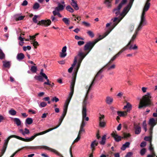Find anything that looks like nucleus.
<instances>
[{
    "instance_id": "nucleus-1",
    "label": "nucleus",
    "mask_w": 157,
    "mask_h": 157,
    "mask_svg": "<svg viewBox=\"0 0 157 157\" xmlns=\"http://www.w3.org/2000/svg\"><path fill=\"white\" fill-rule=\"evenodd\" d=\"M112 30H107V31L103 35H100L98 36V38L95 39L94 41L92 42H89L87 43L84 46V50L85 51H88L86 54L81 52H79L77 55L78 57H79L78 63L77 66L74 69V71L77 74L78 69L80 67L81 63L83 59L85 57L86 55L88 54L89 52L91 50L95 44L100 40L103 39L104 38L107 36L111 32Z\"/></svg>"
},
{
    "instance_id": "nucleus-2",
    "label": "nucleus",
    "mask_w": 157,
    "mask_h": 157,
    "mask_svg": "<svg viewBox=\"0 0 157 157\" xmlns=\"http://www.w3.org/2000/svg\"><path fill=\"white\" fill-rule=\"evenodd\" d=\"M127 2V0H122L121 2L119 4L117 7L113 10V12L114 13L116 16L120 14V16L118 17H115L113 19H112V22L108 23L106 24V27L107 28L110 26V29H112L125 16L129 11L128 9V7H125L123 9L122 12L120 13V10Z\"/></svg>"
},
{
    "instance_id": "nucleus-3",
    "label": "nucleus",
    "mask_w": 157,
    "mask_h": 157,
    "mask_svg": "<svg viewBox=\"0 0 157 157\" xmlns=\"http://www.w3.org/2000/svg\"><path fill=\"white\" fill-rule=\"evenodd\" d=\"M33 137L32 136L29 138L25 139L19 136L15 135H12L9 136L7 138L4 140V143L2 149L1 150L0 157H1L5 153L6 149L9 141L10 139L12 138H15L17 139L25 142H30L33 140L34 139Z\"/></svg>"
},
{
    "instance_id": "nucleus-4",
    "label": "nucleus",
    "mask_w": 157,
    "mask_h": 157,
    "mask_svg": "<svg viewBox=\"0 0 157 157\" xmlns=\"http://www.w3.org/2000/svg\"><path fill=\"white\" fill-rule=\"evenodd\" d=\"M33 137L32 136L29 138L25 139L19 136L15 135H12L9 136L7 138L4 140V143L2 149L1 150L0 157H1L5 153L6 149L9 141L10 139L12 138H15L17 139L25 142H30L33 140L34 139Z\"/></svg>"
},
{
    "instance_id": "nucleus-5",
    "label": "nucleus",
    "mask_w": 157,
    "mask_h": 157,
    "mask_svg": "<svg viewBox=\"0 0 157 157\" xmlns=\"http://www.w3.org/2000/svg\"><path fill=\"white\" fill-rule=\"evenodd\" d=\"M151 96L149 93H147L146 94L143 96L142 99L140 100L139 108L141 109L151 105Z\"/></svg>"
},
{
    "instance_id": "nucleus-6",
    "label": "nucleus",
    "mask_w": 157,
    "mask_h": 157,
    "mask_svg": "<svg viewBox=\"0 0 157 157\" xmlns=\"http://www.w3.org/2000/svg\"><path fill=\"white\" fill-rule=\"evenodd\" d=\"M150 1V0H147L145 3L141 15L140 24L137 29H141L142 26L146 24L145 14V12L148 10L150 7V3L149 2Z\"/></svg>"
},
{
    "instance_id": "nucleus-7",
    "label": "nucleus",
    "mask_w": 157,
    "mask_h": 157,
    "mask_svg": "<svg viewBox=\"0 0 157 157\" xmlns=\"http://www.w3.org/2000/svg\"><path fill=\"white\" fill-rule=\"evenodd\" d=\"M64 117H65L62 116V115L61 116L60 119H59V124L57 126H56L55 128H50L44 131L40 132V133L35 134L33 136L34 137V139L36 137H37L38 136L45 134L46 133L48 132L53 130L54 129H56L58 128L61 124Z\"/></svg>"
},
{
    "instance_id": "nucleus-8",
    "label": "nucleus",
    "mask_w": 157,
    "mask_h": 157,
    "mask_svg": "<svg viewBox=\"0 0 157 157\" xmlns=\"http://www.w3.org/2000/svg\"><path fill=\"white\" fill-rule=\"evenodd\" d=\"M127 109L126 111L124 112L118 111L117 112L118 115L120 117H123L126 116L127 115V113L130 112L132 109V105L129 103L127 102V105L124 106L123 109Z\"/></svg>"
},
{
    "instance_id": "nucleus-9",
    "label": "nucleus",
    "mask_w": 157,
    "mask_h": 157,
    "mask_svg": "<svg viewBox=\"0 0 157 157\" xmlns=\"http://www.w3.org/2000/svg\"><path fill=\"white\" fill-rule=\"evenodd\" d=\"M29 148H30V149H47L48 150H51L52 151L55 152L56 154H57V155H58L59 156L61 154H60L59 152L58 151H56V150L52 149L51 148H49L47 146H31L30 147H28Z\"/></svg>"
},
{
    "instance_id": "nucleus-10",
    "label": "nucleus",
    "mask_w": 157,
    "mask_h": 157,
    "mask_svg": "<svg viewBox=\"0 0 157 157\" xmlns=\"http://www.w3.org/2000/svg\"><path fill=\"white\" fill-rule=\"evenodd\" d=\"M76 75L77 74H76V73H75V75L73 76L72 78L70 86L71 92L69 94V96L68 97L69 98H71L74 93V88L76 80Z\"/></svg>"
},
{
    "instance_id": "nucleus-11",
    "label": "nucleus",
    "mask_w": 157,
    "mask_h": 157,
    "mask_svg": "<svg viewBox=\"0 0 157 157\" xmlns=\"http://www.w3.org/2000/svg\"><path fill=\"white\" fill-rule=\"evenodd\" d=\"M148 124L150 125V127L149 130V133L151 135L153 133L152 131L153 127L156 124V123L154 118H151L150 119Z\"/></svg>"
},
{
    "instance_id": "nucleus-12",
    "label": "nucleus",
    "mask_w": 157,
    "mask_h": 157,
    "mask_svg": "<svg viewBox=\"0 0 157 157\" xmlns=\"http://www.w3.org/2000/svg\"><path fill=\"white\" fill-rule=\"evenodd\" d=\"M71 99L68 98L66 101L63 108V112L62 115V116L64 117L65 116L66 114L68 105Z\"/></svg>"
},
{
    "instance_id": "nucleus-13",
    "label": "nucleus",
    "mask_w": 157,
    "mask_h": 157,
    "mask_svg": "<svg viewBox=\"0 0 157 157\" xmlns=\"http://www.w3.org/2000/svg\"><path fill=\"white\" fill-rule=\"evenodd\" d=\"M100 116L99 117V125L101 127H104L106 125V123L104 121V115L100 114Z\"/></svg>"
},
{
    "instance_id": "nucleus-14",
    "label": "nucleus",
    "mask_w": 157,
    "mask_h": 157,
    "mask_svg": "<svg viewBox=\"0 0 157 157\" xmlns=\"http://www.w3.org/2000/svg\"><path fill=\"white\" fill-rule=\"evenodd\" d=\"M139 30H136L134 34L133 35L131 40L128 42V44L124 47H126V49L128 48V47L130 45L131 43H132L135 39L137 36V35L138 33V31Z\"/></svg>"
},
{
    "instance_id": "nucleus-15",
    "label": "nucleus",
    "mask_w": 157,
    "mask_h": 157,
    "mask_svg": "<svg viewBox=\"0 0 157 157\" xmlns=\"http://www.w3.org/2000/svg\"><path fill=\"white\" fill-rule=\"evenodd\" d=\"M51 21L49 19L47 20H41L39 22V24L42 26L47 27L49 25L51 24Z\"/></svg>"
},
{
    "instance_id": "nucleus-16",
    "label": "nucleus",
    "mask_w": 157,
    "mask_h": 157,
    "mask_svg": "<svg viewBox=\"0 0 157 157\" xmlns=\"http://www.w3.org/2000/svg\"><path fill=\"white\" fill-rule=\"evenodd\" d=\"M126 50V47H124L117 54L114 56L111 59V61H113L116 58L118 57L119 55L124 51Z\"/></svg>"
},
{
    "instance_id": "nucleus-17",
    "label": "nucleus",
    "mask_w": 157,
    "mask_h": 157,
    "mask_svg": "<svg viewBox=\"0 0 157 157\" xmlns=\"http://www.w3.org/2000/svg\"><path fill=\"white\" fill-rule=\"evenodd\" d=\"M134 128L135 130V133L136 134H139L141 132V128L140 126L137 124H134Z\"/></svg>"
},
{
    "instance_id": "nucleus-18",
    "label": "nucleus",
    "mask_w": 157,
    "mask_h": 157,
    "mask_svg": "<svg viewBox=\"0 0 157 157\" xmlns=\"http://www.w3.org/2000/svg\"><path fill=\"white\" fill-rule=\"evenodd\" d=\"M71 5L76 10H78L79 9V7L77 3V2L75 0H71Z\"/></svg>"
},
{
    "instance_id": "nucleus-19",
    "label": "nucleus",
    "mask_w": 157,
    "mask_h": 157,
    "mask_svg": "<svg viewBox=\"0 0 157 157\" xmlns=\"http://www.w3.org/2000/svg\"><path fill=\"white\" fill-rule=\"evenodd\" d=\"M112 136L114 138L115 140L117 142H119L121 140L122 137L120 136H118L117 134L113 132L112 133Z\"/></svg>"
},
{
    "instance_id": "nucleus-20",
    "label": "nucleus",
    "mask_w": 157,
    "mask_h": 157,
    "mask_svg": "<svg viewBox=\"0 0 157 157\" xmlns=\"http://www.w3.org/2000/svg\"><path fill=\"white\" fill-rule=\"evenodd\" d=\"M3 66L8 68H9L10 67V62L6 61H2Z\"/></svg>"
},
{
    "instance_id": "nucleus-21",
    "label": "nucleus",
    "mask_w": 157,
    "mask_h": 157,
    "mask_svg": "<svg viewBox=\"0 0 157 157\" xmlns=\"http://www.w3.org/2000/svg\"><path fill=\"white\" fill-rule=\"evenodd\" d=\"M65 6V5H62L59 2L58 3L57 7L56 8L60 11H61L64 9Z\"/></svg>"
},
{
    "instance_id": "nucleus-22",
    "label": "nucleus",
    "mask_w": 157,
    "mask_h": 157,
    "mask_svg": "<svg viewBox=\"0 0 157 157\" xmlns=\"http://www.w3.org/2000/svg\"><path fill=\"white\" fill-rule=\"evenodd\" d=\"M25 55L22 53H18L17 56V59L19 61L22 60L25 58Z\"/></svg>"
},
{
    "instance_id": "nucleus-23",
    "label": "nucleus",
    "mask_w": 157,
    "mask_h": 157,
    "mask_svg": "<svg viewBox=\"0 0 157 157\" xmlns=\"http://www.w3.org/2000/svg\"><path fill=\"white\" fill-rule=\"evenodd\" d=\"M98 143L96 140L93 141L91 144V147L92 149V151H93L94 150V147L95 146L98 145Z\"/></svg>"
},
{
    "instance_id": "nucleus-24",
    "label": "nucleus",
    "mask_w": 157,
    "mask_h": 157,
    "mask_svg": "<svg viewBox=\"0 0 157 157\" xmlns=\"http://www.w3.org/2000/svg\"><path fill=\"white\" fill-rule=\"evenodd\" d=\"M130 144V143L129 142H126L124 144L122 145V147L121 148V149L122 150H124L126 148L128 147H129Z\"/></svg>"
},
{
    "instance_id": "nucleus-25",
    "label": "nucleus",
    "mask_w": 157,
    "mask_h": 157,
    "mask_svg": "<svg viewBox=\"0 0 157 157\" xmlns=\"http://www.w3.org/2000/svg\"><path fill=\"white\" fill-rule=\"evenodd\" d=\"M113 98L109 96H108L106 98V102L109 105L111 104L113 102Z\"/></svg>"
},
{
    "instance_id": "nucleus-26",
    "label": "nucleus",
    "mask_w": 157,
    "mask_h": 157,
    "mask_svg": "<svg viewBox=\"0 0 157 157\" xmlns=\"http://www.w3.org/2000/svg\"><path fill=\"white\" fill-rule=\"evenodd\" d=\"M86 108H82V113L83 120H84L87 115Z\"/></svg>"
},
{
    "instance_id": "nucleus-27",
    "label": "nucleus",
    "mask_w": 157,
    "mask_h": 157,
    "mask_svg": "<svg viewBox=\"0 0 157 157\" xmlns=\"http://www.w3.org/2000/svg\"><path fill=\"white\" fill-rule=\"evenodd\" d=\"M122 136H123L122 137V138L125 139L129 138L131 135L130 133H127L124 132L123 133Z\"/></svg>"
},
{
    "instance_id": "nucleus-28",
    "label": "nucleus",
    "mask_w": 157,
    "mask_h": 157,
    "mask_svg": "<svg viewBox=\"0 0 157 157\" xmlns=\"http://www.w3.org/2000/svg\"><path fill=\"white\" fill-rule=\"evenodd\" d=\"M44 75V78H45L47 80L46 82H45L44 83V84H46L48 85H50L51 84L50 82H51L49 81V79H48V78L47 76L46 75Z\"/></svg>"
},
{
    "instance_id": "nucleus-29",
    "label": "nucleus",
    "mask_w": 157,
    "mask_h": 157,
    "mask_svg": "<svg viewBox=\"0 0 157 157\" xmlns=\"http://www.w3.org/2000/svg\"><path fill=\"white\" fill-rule=\"evenodd\" d=\"M43 77L41 75H35L34 77V78L36 80H38L40 82H43Z\"/></svg>"
},
{
    "instance_id": "nucleus-30",
    "label": "nucleus",
    "mask_w": 157,
    "mask_h": 157,
    "mask_svg": "<svg viewBox=\"0 0 157 157\" xmlns=\"http://www.w3.org/2000/svg\"><path fill=\"white\" fill-rule=\"evenodd\" d=\"M25 131H27V132H24L22 129H20V131L22 133L23 135H25V134H28L30 132L29 130L27 128H25Z\"/></svg>"
},
{
    "instance_id": "nucleus-31",
    "label": "nucleus",
    "mask_w": 157,
    "mask_h": 157,
    "mask_svg": "<svg viewBox=\"0 0 157 157\" xmlns=\"http://www.w3.org/2000/svg\"><path fill=\"white\" fill-rule=\"evenodd\" d=\"M106 135H103L101 139V140L100 142V144L102 145H103L105 144V141L106 140Z\"/></svg>"
},
{
    "instance_id": "nucleus-32",
    "label": "nucleus",
    "mask_w": 157,
    "mask_h": 157,
    "mask_svg": "<svg viewBox=\"0 0 157 157\" xmlns=\"http://www.w3.org/2000/svg\"><path fill=\"white\" fill-rule=\"evenodd\" d=\"M33 122V120L32 118H27L25 120V123L28 124H30Z\"/></svg>"
},
{
    "instance_id": "nucleus-33",
    "label": "nucleus",
    "mask_w": 157,
    "mask_h": 157,
    "mask_svg": "<svg viewBox=\"0 0 157 157\" xmlns=\"http://www.w3.org/2000/svg\"><path fill=\"white\" fill-rule=\"evenodd\" d=\"M13 121L15 122L17 126H19L21 124V121L20 119L18 118H14L13 119Z\"/></svg>"
},
{
    "instance_id": "nucleus-34",
    "label": "nucleus",
    "mask_w": 157,
    "mask_h": 157,
    "mask_svg": "<svg viewBox=\"0 0 157 157\" xmlns=\"http://www.w3.org/2000/svg\"><path fill=\"white\" fill-rule=\"evenodd\" d=\"M152 134H151V135L150 134H149V135H150L149 136H145L144 138V140L146 141H149L150 143H151V138H152Z\"/></svg>"
},
{
    "instance_id": "nucleus-35",
    "label": "nucleus",
    "mask_w": 157,
    "mask_h": 157,
    "mask_svg": "<svg viewBox=\"0 0 157 157\" xmlns=\"http://www.w3.org/2000/svg\"><path fill=\"white\" fill-rule=\"evenodd\" d=\"M104 3L106 5L108 8H111V5L109 0H105Z\"/></svg>"
},
{
    "instance_id": "nucleus-36",
    "label": "nucleus",
    "mask_w": 157,
    "mask_h": 157,
    "mask_svg": "<svg viewBox=\"0 0 157 157\" xmlns=\"http://www.w3.org/2000/svg\"><path fill=\"white\" fill-rule=\"evenodd\" d=\"M5 55L2 51L0 48V59H5Z\"/></svg>"
},
{
    "instance_id": "nucleus-37",
    "label": "nucleus",
    "mask_w": 157,
    "mask_h": 157,
    "mask_svg": "<svg viewBox=\"0 0 157 157\" xmlns=\"http://www.w3.org/2000/svg\"><path fill=\"white\" fill-rule=\"evenodd\" d=\"M66 10L71 13H73L74 12V10L69 5L67 6L66 7Z\"/></svg>"
},
{
    "instance_id": "nucleus-38",
    "label": "nucleus",
    "mask_w": 157,
    "mask_h": 157,
    "mask_svg": "<svg viewBox=\"0 0 157 157\" xmlns=\"http://www.w3.org/2000/svg\"><path fill=\"white\" fill-rule=\"evenodd\" d=\"M16 19V20H21L24 19V16H19L18 15H16L15 16Z\"/></svg>"
},
{
    "instance_id": "nucleus-39",
    "label": "nucleus",
    "mask_w": 157,
    "mask_h": 157,
    "mask_svg": "<svg viewBox=\"0 0 157 157\" xmlns=\"http://www.w3.org/2000/svg\"><path fill=\"white\" fill-rule=\"evenodd\" d=\"M30 70L33 73H35L36 72L37 70V67L36 66H33L31 68Z\"/></svg>"
},
{
    "instance_id": "nucleus-40",
    "label": "nucleus",
    "mask_w": 157,
    "mask_h": 157,
    "mask_svg": "<svg viewBox=\"0 0 157 157\" xmlns=\"http://www.w3.org/2000/svg\"><path fill=\"white\" fill-rule=\"evenodd\" d=\"M128 48L130 50H131V49L136 50L138 48V47L136 45V44H135L134 46L133 47H132V45L131 44L128 47Z\"/></svg>"
},
{
    "instance_id": "nucleus-41",
    "label": "nucleus",
    "mask_w": 157,
    "mask_h": 157,
    "mask_svg": "<svg viewBox=\"0 0 157 157\" xmlns=\"http://www.w3.org/2000/svg\"><path fill=\"white\" fill-rule=\"evenodd\" d=\"M40 7V5L39 3L36 2L35 3L33 6V8L34 10H37Z\"/></svg>"
},
{
    "instance_id": "nucleus-42",
    "label": "nucleus",
    "mask_w": 157,
    "mask_h": 157,
    "mask_svg": "<svg viewBox=\"0 0 157 157\" xmlns=\"http://www.w3.org/2000/svg\"><path fill=\"white\" fill-rule=\"evenodd\" d=\"M60 11L58 10L56 8L55 9V10L52 12L54 16L57 15L59 13Z\"/></svg>"
},
{
    "instance_id": "nucleus-43",
    "label": "nucleus",
    "mask_w": 157,
    "mask_h": 157,
    "mask_svg": "<svg viewBox=\"0 0 157 157\" xmlns=\"http://www.w3.org/2000/svg\"><path fill=\"white\" fill-rule=\"evenodd\" d=\"M62 21L67 25H69V19L65 17L63 18L62 19Z\"/></svg>"
},
{
    "instance_id": "nucleus-44",
    "label": "nucleus",
    "mask_w": 157,
    "mask_h": 157,
    "mask_svg": "<svg viewBox=\"0 0 157 157\" xmlns=\"http://www.w3.org/2000/svg\"><path fill=\"white\" fill-rule=\"evenodd\" d=\"M152 145L151 142L150 144V145L149 147V150L150 151L151 153H155V151L154 150V148L152 147Z\"/></svg>"
},
{
    "instance_id": "nucleus-45",
    "label": "nucleus",
    "mask_w": 157,
    "mask_h": 157,
    "mask_svg": "<svg viewBox=\"0 0 157 157\" xmlns=\"http://www.w3.org/2000/svg\"><path fill=\"white\" fill-rule=\"evenodd\" d=\"M105 67H104H104H103L102 68H101L98 72V73H97V74H96V75H95V76L96 77H97L98 76V75H99L101 73H102L103 72V71H104V68H105Z\"/></svg>"
},
{
    "instance_id": "nucleus-46",
    "label": "nucleus",
    "mask_w": 157,
    "mask_h": 157,
    "mask_svg": "<svg viewBox=\"0 0 157 157\" xmlns=\"http://www.w3.org/2000/svg\"><path fill=\"white\" fill-rule=\"evenodd\" d=\"M134 0H130V2L129 4L126 6L128 7V9L129 10L131 8L132 3L134 1Z\"/></svg>"
},
{
    "instance_id": "nucleus-47",
    "label": "nucleus",
    "mask_w": 157,
    "mask_h": 157,
    "mask_svg": "<svg viewBox=\"0 0 157 157\" xmlns=\"http://www.w3.org/2000/svg\"><path fill=\"white\" fill-rule=\"evenodd\" d=\"M28 147H23V148H22L21 149H19L17 150L16 151H15V152H14L10 156V157H13L16 154V153H17L18 152H19V151H20L21 150V149H23V148H28V149H29V148H28Z\"/></svg>"
},
{
    "instance_id": "nucleus-48",
    "label": "nucleus",
    "mask_w": 157,
    "mask_h": 157,
    "mask_svg": "<svg viewBox=\"0 0 157 157\" xmlns=\"http://www.w3.org/2000/svg\"><path fill=\"white\" fill-rule=\"evenodd\" d=\"M143 126L145 132L147 131V124L146 121H144L143 122Z\"/></svg>"
},
{
    "instance_id": "nucleus-49",
    "label": "nucleus",
    "mask_w": 157,
    "mask_h": 157,
    "mask_svg": "<svg viewBox=\"0 0 157 157\" xmlns=\"http://www.w3.org/2000/svg\"><path fill=\"white\" fill-rule=\"evenodd\" d=\"M16 111L13 109H11L9 111V113L12 115H15L16 114Z\"/></svg>"
},
{
    "instance_id": "nucleus-50",
    "label": "nucleus",
    "mask_w": 157,
    "mask_h": 157,
    "mask_svg": "<svg viewBox=\"0 0 157 157\" xmlns=\"http://www.w3.org/2000/svg\"><path fill=\"white\" fill-rule=\"evenodd\" d=\"M33 41V42L32 43L33 44V46L34 47V48H37L36 46H38L39 45L38 42L36 41L35 40H34V41Z\"/></svg>"
},
{
    "instance_id": "nucleus-51",
    "label": "nucleus",
    "mask_w": 157,
    "mask_h": 157,
    "mask_svg": "<svg viewBox=\"0 0 157 157\" xmlns=\"http://www.w3.org/2000/svg\"><path fill=\"white\" fill-rule=\"evenodd\" d=\"M67 53L66 52H61L60 54V57L62 58H64L67 56Z\"/></svg>"
},
{
    "instance_id": "nucleus-52",
    "label": "nucleus",
    "mask_w": 157,
    "mask_h": 157,
    "mask_svg": "<svg viewBox=\"0 0 157 157\" xmlns=\"http://www.w3.org/2000/svg\"><path fill=\"white\" fill-rule=\"evenodd\" d=\"M82 23L84 26L86 27H88L90 26V24L89 22L86 21H83Z\"/></svg>"
},
{
    "instance_id": "nucleus-53",
    "label": "nucleus",
    "mask_w": 157,
    "mask_h": 157,
    "mask_svg": "<svg viewBox=\"0 0 157 157\" xmlns=\"http://www.w3.org/2000/svg\"><path fill=\"white\" fill-rule=\"evenodd\" d=\"M87 33L88 34V35L91 38H93L94 37V34L92 32L90 31H88L87 32Z\"/></svg>"
},
{
    "instance_id": "nucleus-54",
    "label": "nucleus",
    "mask_w": 157,
    "mask_h": 157,
    "mask_svg": "<svg viewBox=\"0 0 157 157\" xmlns=\"http://www.w3.org/2000/svg\"><path fill=\"white\" fill-rule=\"evenodd\" d=\"M146 151V149L143 148L142 149L140 152V154L142 155H144Z\"/></svg>"
},
{
    "instance_id": "nucleus-55",
    "label": "nucleus",
    "mask_w": 157,
    "mask_h": 157,
    "mask_svg": "<svg viewBox=\"0 0 157 157\" xmlns=\"http://www.w3.org/2000/svg\"><path fill=\"white\" fill-rule=\"evenodd\" d=\"M52 101L53 102L55 101L56 102L59 101V99L56 97H53L52 99Z\"/></svg>"
},
{
    "instance_id": "nucleus-56",
    "label": "nucleus",
    "mask_w": 157,
    "mask_h": 157,
    "mask_svg": "<svg viewBox=\"0 0 157 157\" xmlns=\"http://www.w3.org/2000/svg\"><path fill=\"white\" fill-rule=\"evenodd\" d=\"M78 57L77 56H76L75 57L74 59V62L73 63V64L72 65L71 67H72L73 68V67H74L75 65H76V64L77 62V57Z\"/></svg>"
},
{
    "instance_id": "nucleus-57",
    "label": "nucleus",
    "mask_w": 157,
    "mask_h": 157,
    "mask_svg": "<svg viewBox=\"0 0 157 157\" xmlns=\"http://www.w3.org/2000/svg\"><path fill=\"white\" fill-rule=\"evenodd\" d=\"M87 102L85 101H83L82 103V108H86V105L87 104Z\"/></svg>"
},
{
    "instance_id": "nucleus-58",
    "label": "nucleus",
    "mask_w": 157,
    "mask_h": 157,
    "mask_svg": "<svg viewBox=\"0 0 157 157\" xmlns=\"http://www.w3.org/2000/svg\"><path fill=\"white\" fill-rule=\"evenodd\" d=\"M85 132V129L83 127H80V130L78 132V135H80L81 134L82 132Z\"/></svg>"
},
{
    "instance_id": "nucleus-59",
    "label": "nucleus",
    "mask_w": 157,
    "mask_h": 157,
    "mask_svg": "<svg viewBox=\"0 0 157 157\" xmlns=\"http://www.w3.org/2000/svg\"><path fill=\"white\" fill-rule=\"evenodd\" d=\"M37 16L36 15H35L33 18V21L35 23H37L38 21L37 20Z\"/></svg>"
},
{
    "instance_id": "nucleus-60",
    "label": "nucleus",
    "mask_w": 157,
    "mask_h": 157,
    "mask_svg": "<svg viewBox=\"0 0 157 157\" xmlns=\"http://www.w3.org/2000/svg\"><path fill=\"white\" fill-rule=\"evenodd\" d=\"M133 154V153L132 152H128L125 155V157H132Z\"/></svg>"
},
{
    "instance_id": "nucleus-61",
    "label": "nucleus",
    "mask_w": 157,
    "mask_h": 157,
    "mask_svg": "<svg viewBox=\"0 0 157 157\" xmlns=\"http://www.w3.org/2000/svg\"><path fill=\"white\" fill-rule=\"evenodd\" d=\"M97 77H96L95 76L94 78V79H93L92 81L91 82V83L90 84V86L89 87V88H91L92 86H93L94 84V82L95 81L96 78Z\"/></svg>"
},
{
    "instance_id": "nucleus-62",
    "label": "nucleus",
    "mask_w": 157,
    "mask_h": 157,
    "mask_svg": "<svg viewBox=\"0 0 157 157\" xmlns=\"http://www.w3.org/2000/svg\"><path fill=\"white\" fill-rule=\"evenodd\" d=\"M47 105L46 103L45 102H42L40 103V106L42 107H44L46 106Z\"/></svg>"
},
{
    "instance_id": "nucleus-63",
    "label": "nucleus",
    "mask_w": 157,
    "mask_h": 157,
    "mask_svg": "<svg viewBox=\"0 0 157 157\" xmlns=\"http://www.w3.org/2000/svg\"><path fill=\"white\" fill-rule=\"evenodd\" d=\"M108 67V70H109L111 69H114L115 68V65L114 64L112 65L111 66Z\"/></svg>"
},
{
    "instance_id": "nucleus-64",
    "label": "nucleus",
    "mask_w": 157,
    "mask_h": 157,
    "mask_svg": "<svg viewBox=\"0 0 157 157\" xmlns=\"http://www.w3.org/2000/svg\"><path fill=\"white\" fill-rule=\"evenodd\" d=\"M85 44V42L82 41H79L78 42V44L79 46L83 45Z\"/></svg>"
}]
</instances>
